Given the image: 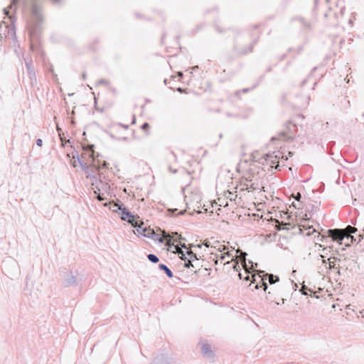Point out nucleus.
Listing matches in <instances>:
<instances>
[{
    "mask_svg": "<svg viewBox=\"0 0 364 364\" xmlns=\"http://www.w3.org/2000/svg\"><path fill=\"white\" fill-rule=\"evenodd\" d=\"M82 152L80 156L77 155L79 165L87 173V176H94L99 171V168L95 164L93 145L85 147L82 144Z\"/></svg>",
    "mask_w": 364,
    "mask_h": 364,
    "instance_id": "f257e3e1",
    "label": "nucleus"
},
{
    "mask_svg": "<svg viewBox=\"0 0 364 364\" xmlns=\"http://www.w3.org/2000/svg\"><path fill=\"white\" fill-rule=\"evenodd\" d=\"M73 154V161H72V164L74 167H77L78 165H79V163L77 161V155L78 154L76 152V156L74 154V153H72Z\"/></svg>",
    "mask_w": 364,
    "mask_h": 364,
    "instance_id": "a211bd4d",
    "label": "nucleus"
},
{
    "mask_svg": "<svg viewBox=\"0 0 364 364\" xmlns=\"http://www.w3.org/2000/svg\"><path fill=\"white\" fill-rule=\"evenodd\" d=\"M178 90L179 92H182V91H183L181 88H178Z\"/></svg>",
    "mask_w": 364,
    "mask_h": 364,
    "instance_id": "79ce46f5",
    "label": "nucleus"
},
{
    "mask_svg": "<svg viewBox=\"0 0 364 364\" xmlns=\"http://www.w3.org/2000/svg\"><path fill=\"white\" fill-rule=\"evenodd\" d=\"M168 170H169L171 173H176L177 172V170H176V169H174V168H172V167H171V166H169V167H168Z\"/></svg>",
    "mask_w": 364,
    "mask_h": 364,
    "instance_id": "bb28decb",
    "label": "nucleus"
},
{
    "mask_svg": "<svg viewBox=\"0 0 364 364\" xmlns=\"http://www.w3.org/2000/svg\"><path fill=\"white\" fill-rule=\"evenodd\" d=\"M239 276H240V278L242 279V274L240 273L239 274Z\"/></svg>",
    "mask_w": 364,
    "mask_h": 364,
    "instance_id": "09e8293b",
    "label": "nucleus"
},
{
    "mask_svg": "<svg viewBox=\"0 0 364 364\" xmlns=\"http://www.w3.org/2000/svg\"><path fill=\"white\" fill-rule=\"evenodd\" d=\"M294 198L297 200V201H300V199L301 198V195L300 193H297L296 195L294 196Z\"/></svg>",
    "mask_w": 364,
    "mask_h": 364,
    "instance_id": "b1692460",
    "label": "nucleus"
},
{
    "mask_svg": "<svg viewBox=\"0 0 364 364\" xmlns=\"http://www.w3.org/2000/svg\"><path fill=\"white\" fill-rule=\"evenodd\" d=\"M336 257H331L328 259V265L329 267H327L326 266V261L323 259V255H319L318 256V261H320L321 262L322 264H323L325 266V267L327 269H333V268H335V262H336Z\"/></svg>",
    "mask_w": 364,
    "mask_h": 364,
    "instance_id": "1a4fd4ad",
    "label": "nucleus"
},
{
    "mask_svg": "<svg viewBox=\"0 0 364 364\" xmlns=\"http://www.w3.org/2000/svg\"><path fill=\"white\" fill-rule=\"evenodd\" d=\"M258 278H260V282H261V284H259V283H257L255 288V289H259L260 287H262L263 288V290L265 291H267V289H268V285L267 284V282H265L266 280V278H261V276H258Z\"/></svg>",
    "mask_w": 364,
    "mask_h": 364,
    "instance_id": "f8f14e48",
    "label": "nucleus"
},
{
    "mask_svg": "<svg viewBox=\"0 0 364 364\" xmlns=\"http://www.w3.org/2000/svg\"><path fill=\"white\" fill-rule=\"evenodd\" d=\"M203 244V245H205L207 247H210V244L209 241H205Z\"/></svg>",
    "mask_w": 364,
    "mask_h": 364,
    "instance_id": "cd10ccee",
    "label": "nucleus"
},
{
    "mask_svg": "<svg viewBox=\"0 0 364 364\" xmlns=\"http://www.w3.org/2000/svg\"><path fill=\"white\" fill-rule=\"evenodd\" d=\"M159 267L160 269L164 270L165 272L168 277L172 278L173 277L171 270L166 265L164 264H160Z\"/></svg>",
    "mask_w": 364,
    "mask_h": 364,
    "instance_id": "4468645a",
    "label": "nucleus"
},
{
    "mask_svg": "<svg viewBox=\"0 0 364 364\" xmlns=\"http://www.w3.org/2000/svg\"><path fill=\"white\" fill-rule=\"evenodd\" d=\"M172 154H173V158L176 159V155L173 153H172Z\"/></svg>",
    "mask_w": 364,
    "mask_h": 364,
    "instance_id": "c03bdc74",
    "label": "nucleus"
},
{
    "mask_svg": "<svg viewBox=\"0 0 364 364\" xmlns=\"http://www.w3.org/2000/svg\"><path fill=\"white\" fill-rule=\"evenodd\" d=\"M186 254L188 255L189 258L186 260V262L184 263V266L187 268H190L191 267H194L193 264H192V261L193 259H196V260L198 259L196 254H194L191 250H188V249L186 250Z\"/></svg>",
    "mask_w": 364,
    "mask_h": 364,
    "instance_id": "6e6552de",
    "label": "nucleus"
},
{
    "mask_svg": "<svg viewBox=\"0 0 364 364\" xmlns=\"http://www.w3.org/2000/svg\"><path fill=\"white\" fill-rule=\"evenodd\" d=\"M237 266H238V264H237V263H235V264H234L233 268H234L235 270H237Z\"/></svg>",
    "mask_w": 364,
    "mask_h": 364,
    "instance_id": "c9c22d12",
    "label": "nucleus"
},
{
    "mask_svg": "<svg viewBox=\"0 0 364 364\" xmlns=\"http://www.w3.org/2000/svg\"><path fill=\"white\" fill-rule=\"evenodd\" d=\"M32 13L37 21L41 20L40 9L35 4L32 6Z\"/></svg>",
    "mask_w": 364,
    "mask_h": 364,
    "instance_id": "ddd939ff",
    "label": "nucleus"
},
{
    "mask_svg": "<svg viewBox=\"0 0 364 364\" xmlns=\"http://www.w3.org/2000/svg\"><path fill=\"white\" fill-rule=\"evenodd\" d=\"M105 80H100V81L99 82V83H105Z\"/></svg>",
    "mask_w": 364,
    "mask_h": 364,
    "instance_id": "58836bf2",
    "label": "nucleus"
},
{
    "mask_svg": "<svg viewBox=\"0 0 364 364\" xmlns=\"http://www.w3.org/2000/svg\"><path fill=\"white\" fill-rule=\"evenodd\" d=\"M97 198H98L99 200H104V198H102L100 195H99L97 196Z\"/></svg>",
    "mask_w": 364,
    "mask_h": 364,
    "instance_id": "473e14b6",
    "label": "nucleus"
},
{
    "mask_svg": "<svg viewBox=\"0 0 364 364\" xmlns=\"http://www.w3.org/2000/svg\"><path fill=\"white\" fill-rule=\"evenodd\" d=\"M240 186L242 191L247 190L248 191L259 188L258 183L255 182V177L251 176L244 177L240 181Z\"/></svg>",
    "mask_w": 364,
    "mask_h": 364,
    "instance_id": "39448f33",
    "label": "nucleus"
},
{
    "mask_svg": "<svg viewBox=\"0 0 364 364\" xmlns=\"http://www.w3.org/2000/svg\"><path fill=\"white\" fill-rule=\"evenodd\" d=\"M280 153L273 151L272 153H267L263 155L262 157V161L261 163L263 165L269 166L272 168H277L279 166V159L280 157Z\"/></svg>",
    "mask_w": 364,
    "mask_h": 364,
    "instance_id": "20e7f679",
    "label": "nucleus"
},
{
    "mask_svg": "<svg viewBox=\"0 0 364 364\" xmlns=\"http://www.w3.org/2000/svg\"><path fill=\"white\" fill-rule=\"evenodd\" d=\"M17 0H13L12 4H14L16 2Z\"/></svg>",
    "mask_w": 364,
    "mask_h": 364,
    "instance_id": "a19ab883",
    "label": "nucleus"
},
{
    "mask_svg": "<svg viewBox=\"0 0 364 364\" xmlns=\"http://www.w3.org/2000/svg\"><path fill=\"white\" fill-rule=\"evenodd\" d=\"M136 228V232L134 233H137L139 235H142L145 237H149L151 230H147L146 228H143L141 225L137 223V226Z\"/></svg>",
    "mask_w": 364,
    "mask_h": 364,
    "instance_id": "9b49d317",
    "label": "nucleus"
},
{
    "mask_svg": "<svg viewBox=\"0 0 364 364\" xmlns=\"http://www.w3.org/2000/svg\"><path fill=\"white\" fill-rule=\"evenodd\" d=\"M150 364H168V360L163 355L156 358Z\"/></svg>",
    "mask_w": 364,
    "mask_h": 364,
    "instance_id": "2eb2a0df",
    "label": "nucleus"
},
{
    "mask_svg": "<svg viewBox=\"0 0 364 364\" xmlns=\"http://www.w3.org/2000/svg\"><path fill=\"white\" fill-rule=\"evenodd\" d=\"M253 159L255 161H259V159L257 158L256 155H255V154L253 155Z\"/></svg>",
    "mask_w": 364,
    "mask_h": 364,
    "instance_id": "72a5a7b5",
    "label": "nucleus"
},
{
    "mask_svg": "<svg viewBox=\"0 0 364 364\" xmlns=\"http://www.w3.org/2000/svg\"><path fill=\"white\" fill-rule=\"evenodd\" d=\"M182 247H184V248H186V249H187V247H186V245H185V244H183V245H182Z\"/></svg>",
    "mask_w": 364,
    "mask_h": 364,
    "instance_id": "ea45409f",
    "label": "nucleus"
},
{
    "mask_svg": "<svg viewBox=\"0 0 364 364\" xmlns=\"http://www.w3.org/2000/svg\"><path fill=\"white\" fill-rule=\"evenodd\" d=\"M42 140L41 138H38V140L36 141V144L38 146H42Z\"/></svg>",
    "mask_w": 364,
    "mask_h": 364,
    "instance_id": "a878e982",
    "label": "nucleus"
},
{
    "mask_svg": "<svg viewBox=\"0 0 364 364\" xmlns=\"http://www.w3.org/2000/svg\"><path fill=\"white\" fill-rule=\"evenodd\" d=\"M147 257H148V259H149L150 262H153V263H156V262H159V258H158V257H157V256H156V255H154V254H149V255H148Z\"/></svg>",
    "mask_w": 364,
    "mask_h": 364,
    "instance_id": "f3484780",
    "label": "nucleus"
},
{
    "mask_svg": "<svg viewBox=\"0 0 364 364\" xmlns=\"http://www.w3.org/2000/svg\"><path fill=\"white\" fill-rule=\"evenodd\" d=\"M211 257H210L213 262L215 264H217L218 262V256L216 254H214L213 252H211Z\"/></svg>",
    "mask_w": 364,
    "mask_h": 364,
    "instance_id": "aec40b11",
    "label": "nucleus"
},
{
    "mask_svg": "<svg viewBox=\"0 0 364 364\" xmlns=\"http://www.w3.org/2000/svg\"><path fill=\"white\" fill-rule=\"evenodd\" d=\"M4 11H5V14H6V15H9V11H7V9H4Z\"/></svg>",
    "mask_w": 364,
    "mask_h": 364,
    "instance_id": "4c0bfd02",
    "label": "nucleus"
},
{
    "mask_svg": "<svg viewBox=\"0 0 364 364\" xmlns=\"http://www.w3.org/2000/svg\"><path fill=\"white\" fill-rule=\"evenodd\" d=\"M29 29H30L31 36V37H33V36L34 35V31L31 28H29Z\"/></svg>",
    "mask_w": 364,
    "mask_h": 364,
    "instance_id": "c85d7f7f",
    "label": "nucleus"
},
{
    "mask_svg": "<svg viewBox=\"0 0 364 364\" xmlns=\"http://www.w3.org/2000/svg\"><path fill=\"white\" fill-rule=\"evenodd\" d=\"M278 138L272 137L271 138V142L274 143Z\"/></svg>",
    "mask_w": 364,
    "mask_h": 364,
    "instance_id": "2f4dec72",
    "label": "nucleus"
},
{
    "mask_svg": "<svg viewBox=\"0 0 364 364\" xmlns=\"http://www.w3.org/2000/svg\"><path fill=\"white\" fill-rule=\"evenodd\" d=\"M252 282H257L256 275L254 274V275L252 276Z\"/></svg>",
    "mask_w": 364,
    "mask_h": 364,
    "instance_id": "c756f323",
    "label": "nucleus"
},
{
    "mask_svg": "<svg viewBox=\"0 0 364 364\" xmlns=\"http://www.w3.org/2000/svg\"><path fill=\"white\" fill-rule=\"evenodd\" d=\"M265 277H268V281L270 284H273L279 281V277L273 274H267L264 275Z\"/></svg>",
    "mask_w": 364,
    "mask_h": 364,
    "instance_id": "dca6fc26",
    "label": "nucleus"
},
{
    "mask_svg": "<svg viewBox=\"0 0 364 364\" xmlns=\"http://www.w3.org/2000/svg\"><path fill=\"white\" fill-rule=\"evenodd\" d=\"M149 127V124H148L147 123H145V124H144V125L142 126V128H143V129H146V127Z\"/></svg>",
    "mask_w": 364,
    "mask_h": 364,
    "instance_id": "7c9ffc66",
    "label": "nucleus"
},
{
    "mask_svg": "<svg viewBox=\"0 0 364 364\" xmlns=\"http://www.w3.org/2000/svg\"><path fill=\"white\" fill-rule=\"evenodd\" d=\"M117 203H110V206H109V208L113 211V212H117L119 209L117 208V207H114V205H116Z\"/></svg>",
    "mask_w": 364,
    "mask_h": 364,
    "instance_id": "4be33fe9",
    "label": "nucleus"
},
{
    "mask_svg": "<svg viewBox=\"0 0 364 364\" xmlns=\"http://www.w3.org/2000/svg\"><path fill=\"white\" fill-rule=\"evenodd\" d=\"M82 78L85 79V74H83L82 75Z\"/></svg>",
    "mask_w": 364,
    "mask_h": 364,
    "instance_id": "37998d69",
    "label": "nucleus"
},
{
    "mask_svg": "<svg viewBox=\"0 0 364 364\" xmlns=\"http://www.w3.org/2000/svg\"><path fill=\"white\" fill-rule=\"evenodd\" d=\"M358 231V229L355 227H352L350 225L347 226L344 230L342 229H334V230H328L327 231L328 235V237H330L332 238L334 241H338L341 244H342V241L345 239L351 240V242L354 240V237L351 235H346L348 234H352L355 233Z\"/></svg>",
    "mask_w": 364,
    "mask_h": 364,
    "instance_id": "f03ea898",
    "label": "nucleus"
},
{
    "mask_svg": "<svg viewBox=\"0 0 364 364\" xmlns=\"http://www.w3.org/2000/svg\"><path fill=\"white\" fill-rule=\"evenodd\" d=\"M200 344L201 346V351L203 357L213 361L215 358V354L210 346L205 342H200Z\"/></svg>",
    "mask_w": 364,
    "mask_h": 364,
    "instance_id": "0eeeda50",
    "label": "nucleus"
},
{
    "mask_svg": "<svg viewBox=\"0 0 364 364\" xmlns=\"http://www.w3.org/2000/svg\"><path fill=\"white\" fill-rule=\"evenodd\" d=\"M245 280H250V277L249 275H247L245 278H244Z\"/></svg>",
    "mask_w": 364,
    "mask_h": 364,
    "instance_id": "e433bc0d",
    "label": "nucleus"
},
{
    "mask_svg": "<svg viewBox=\"0 0 364 364\" xmlns=\"http://www.w3.org/2000/svg\"><path fill=\"white\" fill-rule=\"evenodd\" d=\"M76 277L72 272H68L65 275L64 284L65 286H70L75 283Z\"/></svg>",
    "mask_w": 364,
    "mask_h": 364,
    "instance_id": "9d476101",
    "label": "nucleus"
},
{
    "mask_svg": "<svg viewBox=\"0 0 364 364\" xmlns=\"http://www.w3.org/2000/svg\"><path fill=\"white\" fill-rule=\"evenodd\" d=\"M229 195H230V196H229V197H230V199L232 200V197L234 195H233L232 193H230V192L229 193Z\"/></svg>",
    "mask_w": 364,
    "mask_h": 364,
    "instance_id": "f704fd0d",
    "label": "nucleus"
},
{
    "mask_svg": "<svg viewBox=\"0 0 364 364\" xmlns=\"http://www.w3.org/2000/svg\"><path fill=\"white\" fill-rule=\"evenodd\" d=\"M59 139H60V142H61L63 146H65V144H67V143H69V144L70 143V139L68 141H66V140L64 141V139H65L66 138L60 137Z\"/></svg>",
    "mask_w": 364,
    "mask_h": 364,
    "instance_id": "5701e85b",
    "label": "nucleus"
},
{
    "mask_svg": "<svg viewBox=\"0 0 364 364\" xmlns=\"http://www.w3.org/2000/svg\"><path fill=\"white\" fill-rule=\"evenodd\" d=\"M114 207H117V208L119 209V210H121V218L122 220L127 221L129 223H131L134 227L137 226V221H135L134 215L130 212H129L125 208H122V205L116 204L114 205Z\"/></svg>",
    "mask_w": 364,
    "mask_h": 364,
    "instance_id": "423d86ee",
    "label": "nucleus"
},
{
    "mask_svg": "<svg viewBox=\"0 0 364 364\" xmlns=\"http://www.w3.org/2000/svg\"><path fill=\"white\" fill-rule=\"evenodd\" d=\"M308 291L312 292V290L308 289L304 284H302L301 289H300L301 294L304 295H308Z\"/></svg>",
    "mask_w": 364,
    "mask_h": 364,
    "instance_id": "6ab92c4d",
    "label": "nucleus"
},
{
    "mask_svg": "<svg viewBox=\"0 0 364 364\" xmlns=\"http://www.w3.org/2000/svg\"><path fill=\"white\" fill-rule=\"evenodd\" d=\"M174 235H175L176 236L178 237V233H177V232H175V233H174Z\"/></svg>",
    "mask_w": 364,
    "mask_h": 364,
    "instance_id": "49530a36",
    "label": "nucleus"
},
{
    "mask_svg": "<svg viewBox=\"0 0 364 364\" xmlns=\"http://www.w3.org/2000/svg\"><path fill=\"white\" fill-rule=\"evenodd\" d=\"M160 242H164L166 240V245L169 247L171 250L173 252L180 255L181 251H183L182 248L179 246L178 244L175 245L174 243L178 242V238H174V236H171L169 234L164 232L162 237L158 239Z\"/></svg>",
    "mask_w": 364,
    "mask_h": 364,
    "instance_id": "7ed1b4c3",
    "label": "nucleus"
},
{
    "mask_svg": "<svg viewBox=\"0 0 364 364\" xmlns=\"http://www.w3.org/2000/svg\"><path fill=\"white\" fill-rule=\"evenodd\" d=\"M179 255V257L183 260L184 262H186V260L188 259L186 256V254L183 251H181V254L178 255Z\"/></svg>",
    "mask_w": 364,
    "mask_h": 364,
    "instance_id": "412c9836",
    "label": "nucleus"
},
{
    "mask_svg": "<svg viewBox=\"0 0 364 364\" xmlns=\"http://www.w3.org/2000/svg\"><path fill=\"white\" fill-rule=\"evenodd\" d=\"M178 239H179V240H183V238H182V237H181V236H180V237H178Z\"/></svg>",
    "mask_w": 364,
    "mask_h": 364,
    "instance_id": "de8ad7c7",
    "label": "nucleus"
},
{
    "mask_svg": "<svg viewBox=\"0 0 364 364\" xmlns=\"http://www.w3.org/2000/svg\"><path fill=\"white\" fill-rule=\"evenodd\" d=\"M292 205L296 208V205L294 204V203H292Z\"/></svg>",
    "mask_w": 364,
    "mask_h": 364,
    "instance_id": "a18cd8bd",
    "label": "nucleus"
},
{
    "mask_svg": "<svg viewBox=\"0 0 364 364\" xmlns=\"http://www.w3.org/2000/svg\"><path fill=\"white\" fill-rule=\"evenodd\" d=\"M226 256L229 257L230 256V253L228 252V253H225L223 255H221L220 258L221 260H223L225 258Z\"/></svg>",
    "mask_w": 364,
    "mask_h": 364,
    "instance_id": "393cba45",
    "label": "nucleus"
}]
</instances>
